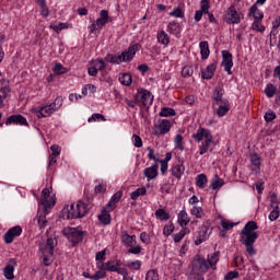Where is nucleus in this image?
Instances as JSON below:
<instances>
[{
  "label": "nucleus",
  "mask_w": 280,
  "mask_h": 280,
  "mask_svg": "<svg viewBox=\"0 0 280 280\" xmlns=\"http://www.w3.org/2000/svg\"><path fill=\"white\" fill-rule=\"evenodd\" d=\"M52 113H56L54 105H46L37 112V117H49V115H52Z\"/></svg>",
  "instance_id": "21"
},
{
  "label": "nucleus",
  "mask_w": 280,
  "mask_h": 280,
  "mask_svg": "<svg viewBox=\"0 0 280 280\" xmlns=\"http://www.w3.org/2000/svg\"><path fill=\"white\" fill-rule=\"evenodd\" d=\"M191 214L196 215V218H202V209L200 207H194L191 209Z\"/></svg>",
  "instance_id": "64"
},
{
  "label": "nucleus",
  "mask_w": 280,
  "mask_h": 280,
  "mask_svg": "<svg viewBox=\"0 0 280 280\" xmlns=\"http://www.w3.org/2000/svg\"><path fill=\"white\" fill-rule=\"evenodd\" d=\"M23 233V229L20 225L13 226L9 229V231L4 234L5 244H12L14 242V237H19Z\"/></svg>",
  "instance_id": "9"
},
{
  "label": "nucleus",
  "mask_w": 280,
  "mask_h": 280,
  "mask_svg": "<svg viewBox=\"0 0 280 280\" xmlns=\"http://www.w3.org/2000/svg\"><path fill=\"white\" fill-rule=\"evenodd\" d=\"M132 140H133V145L136 148H142L143 147V141L141 140V137H139L137 135H133Z\"/></svg>",
  "instance_id": "60"
},
{
  "label": "nucleus",
  "mask_w": 280,
  "mask_h": 280,
  "mask_svg": "<svg viewBox=\"0 0 280 280\" xmlns=\"http://www.w3.org/2000/svg\"><path fill=\"white\" fill-rule=\"evenodd\" d=\"M183 78H191L194 75V68L191 66H185L182 70Z\"/></svg>",
  "instance_id": "43"
},
{
  "label": "nucleus",
  "mask_w": 280,
  "mask_h": 280,
  "mask_svg": "<svg viewBox=\"0 0 280 280\" xmlns=\"http://www.w3.org/2000/svg\"><path fill=\"white\" fill-rule=\"evenodd\" d=\"M196 185L199 187V189H205V187H207V175L199 174L196 177Z\"/></svg>",
  "instance_id": "31"
},
{
  "label": "nucleus",
  "mask_w": 280,
  "mask_h": 280,
  "mask_svg": "<svg viewBox=\"0 0 280 280\" xmlns=\"http://www.w3.org/2000/svg\"><path fill=\"white\" fill-rule=\"evenodd\" d=\"M248 16H254L255 21H261L264 19V12L257 8V4H253L249 8Z\"/></svg>",
  "instance_id": "22"
},
{
  "label": "nucleus",
  "mask_w": 280,
  "mask_h": 280,
  "mask_svg": "<svg viewBox=\"0 0 280 280\" xmlns=\"http://www.w3.org/2000/svg\"><path fill=\"white\" fill-rule=\"evenodd\" d=\"M209 270V262L205 257H201L200 255H196L191 261V272L192 275H197V277H200V275H205Z\"/></svg>",
  "instance_id": "4"
},
{
  "label": "nucleus",
  "mask_w": 280,
  "mask_h": 280,
  "mask_svg": "<svg viewBox=\"0 0 280 280\" xmlns=\"http://www.w3.org/2000/svg\"><path fill=\"white\" fill-rule=\"evenodd\" d=\"M127 268H130V270H141V261L136 260L127 264Z\"/></svg>",
  "instance_id": "51"
},
{
  "label": "nucleus",
  "mask_w": 280,
  "mask_h": 280,
  "mask_svg": "<svg viewBox=\"0 0 280 280\" xmlns=\"http://www.w3.org/2000/svg\"><path fill=\"white\" fill-rule=\"evenodd\" d=\"M58 246V241L56 238L49 237L47 238V243L44 245H39V249L44 253H48L50 257H54V249Z\"/></svg>",
  "instance_id": "11"
},
{
  "label": "nucleus",
  "mask_w": 280,
  "mask_h": 280,
  "mask_svg": "<svg viewBox=\"0 0 280 280\" xmlns=\"http://www.w3.org/2000/svg\"><path fill=\"white\" fill-rule=\"evenodd\" d=\"M229 110V105H219V107L215 109V115H218V117H224Z\"/></svg>",
  "instance_id": "42"
},
{
  "label": "nucleus",
  "mask_w": 280,
  "mask_h": 280,
  "mask_svg": "<svg viewBox=\"0 0 280 280\" xmlns=\"http://www.w3.org/2000/svg\"><path fill=\"white\" fill-rule=\"evenodd\" d=\"M155 218H158V220H170V213H167V211H165V209H158L155 211Z\"/></svg>",
  "instance_id": "38"
},
{
  "label": "nucleus",
  "mask_w": 280,
  "mask_h": 280,
  "mask_svg": "<svg viewBox=\"0 0 280 280\" xmlns=\"http://www.w3.org/2000/svg\"><path fill=\"white\" fill-rule=\"evenodd\" d=\"M92 65L96 71H104V69H106V62H104L103 59L94 60L92 61Z\"/></svg>",
  "instance_id": "41"
},
{
  "label": "nucleus",
  "mask_w": 280,
  "mask_h": 280,
  "mask_svg": "<svg viewBox=\"0 0 280 280\" xmlns=\"http://www.w3.org/2000/svg\"><path fill=\"white\" fill-rule=\"evenodd\" d=\"M121 242L126 246H135L137 244V236L136 235H129L128 232L122 231L120 234Z\"/></svg>",
  "instance_id": "17"
},
{
  "label": "nucleus",
  "mask_w": 280,
  "mask_h": 280,
  "mask_svg": "<svg viewBox=\"0 0 280 280\" xmlns=\"http://www.w3.org/2000/svg\"><path fill=\"white\" fill-rule=\"evenodd\" d=\"M192 139H195L198 143L205 139L202 142L199 154H207V151L209 150V145H211V141H213V136L211 135V130L199 128L196 133L192 135Z\"/></svg>",
  "instance_id": "3"
},
{
  "label": "nucleus",
  "mask_w": 280,
  "mask_h": 280,
  "mask_svg": "<svg viewBox=\"0 0 280 280\" xmlns=\"http://www.w3.org/2000/svg\"><path fill=\"white\" fill-rule=\"evenodd\" d=\"M85 213H89V205L84 203L82 200L77 203V212L72 213V217L84 218Z\"/></svg>",
  "instance_id": "15"
},
{
  "label": "nucleus",
  "mask_w": 280,
  "mask_h": 280,
  "mask_svg": "<svg viewBox=\"0 0 280 280\" xmlns=\"http://www.w3.org/2000/svg\"><path fill=\"white\" fill-rule=\"evenodd\" d=\"M73 213H78V208H75L73 203H71L70 206H66L61 211L62 218H67V220H73L75 218H80V217H73Z\"/></svg>",
  "instance_id": "14"
},
{
  "label": "nucleus",
  "mask_w": 280,
  "mask_h": 280,
  "mask_svg": "<svg viewBox=\"0 0 280 280\" xmlns=\"http://www.w3.org/2000/svg\"><path fill=\"white\" fill-rule=\"evenodd\" d=\"M158 43L165 46L170 45V37L165 31H162L160 34H158Z\"/></svg>",
  "instance_id": "35"
},
{
  "label": "nucleus",
  "mask_w": 280,
  "mask_h": 280,
  "mask_svg": "<svg viewBox=\"0 0 280 280\" xmlns=\"http://www.w3.org/2000/svg\"><path fill=\"white\" fill-rule=\"evenodd\" d=\"M62 235L68 237L72 244H80L84 240V235H86V232L80 231L75 228H65L62 230Z\"/></svg>",
  "instance_id": "5"
},
{
  "label": "nucleus",
  "mask_w": 280,
  "mask_h": 280,
  "mask_svg": "<svg viewBox=\"0 0 280 280\" xmlns=\"http://www.w3.org/2000/svg\"><path fill=\"white\" fill-rule=\"evenodd\" d=\"M145 280H159V272L154 269L149 270Z\"/></svg>",
  "instance_id": "48"
},
{
  "label": "nucleus",
  "mask_w": 280,
  "mask_h": 280,
  "mask_svg": "<svg viewBox=\"0 0 280 280\" xmlns=\"http://www.w3.org/2000/svg\"><path fill=\"white\" fill-rule=\"evenodd\" d=\"M62 102H63L62 96H57L55 102L51 103L50 105H52L55 110H58L62 106Z\"/></svg>",
  "instance_id": "56"
},
{
  "label": "nucleus",
  "mask_w": 280,
  "mask_h": 280,
  "mask_svg": "<svg viewBox=\"0 0 280 280\" xmlns=\"http://www.w3.org/2000/svg\"><path fill=\"white\" fill-rule=\"evenodd\" d=\"M209 238V228L201 226L198 234V240L195 241L196 246H200L202 242H206Z\"/></svg>",
  "instance_id": "18"
},
{
  "label": "nucleus",
  "mask_w": 280,
  "mask_h": 280,
  "mask_svg": "<svg viewBox=\"0 0 280 280\" xmlns=\"http://www.w3.org/2000/svg\"><path fill=\"white\" fill-rule=\"evenodd\" d=\"M67 24L65 23H59L58 25H50V28L54 30L55 32H57V34H60V32H62V30H67Z\"/></svg>",
  "instance_id": "54"
},
{
  "label": "nucleus",
  "mask_w": 280,
  "mask_h": 280,
  "mask_svg": "<svg viewBox=\"0 0 280 280\" xmlns=\"http://www.w3.org/2000/svg\"><path fill=\"white\" fill-rule=\"evenodd\" d=\"M185 235H189V229H187V228H184L177 234H174L173 240H174L175 244H178V242H180V240H183V237H185Z\"/></svg>",
  "instance_id": "32"
},
{
  "label": "nucleus",
  "mask_w": 280,
  "mask_h": 280,
  "mask_svg": "<svg viewBox=\"0 0 280 280\" xmlns=\"http://www.w3.org/2000/svg\"><path fill=\"white\" fill-rule=\"evenodd\" d=\"M242 19H244V14L237 12V10H235V5H231L230 8H228V10L223 16V20L229 25L238 24V23H241Z\"/></svg>",
  "instance_id": "6"
},
{
  "label": "nucleus",
  "mask_w": 280,
  "mask_h": 280,
  "mask_svg": "<svg viewBox=\"0 0 280 280\" xmlns=\"http://www.w3.org/2000/svg\"><path fill=\"white\" fill-rule=\"evenodd\" d=\"M37 222L39 229H45L47 226V210L44 209V212L37 217Z\"/></svg>",
  "instance_id": "34"
},
{
  "label": "nucleus",
  "mask_w": 280,
  "mask_h": 280,
  "mask_svg": "<svg viewBox=\"0 0 280 280\" xmlns=\"http://www.w3.org/2000/svg\"><path fill=\"white\" fill-rule=\"evenodd\" d=\"M199 47L202 60H207V58H209V55L211 54V51L209 50V42H200Z\"/></svg>",
  "instance_id": "26"
},
{
  "label": "nucleus",
  "mask_w": 280,
  "mask_h": 280,
  "mask_svg": "<svg viewBox=\"0 0 280 280\" xmlns=\"http://www.w3.org/2000/svg\"><path fill=\"white\" fill-rule=\"evenodd\" d=\"M128 253L130 255H140V253H141V245L131 246V248L128 249Z\"/></svg>",
  "instance_id": "61"
},
{
  "label": "nucleus",
  "mask_w": 280,
  "mask_h": 280,
  "mask_svg": "<svg viewBox=\"0 0 280 280\" xmlns=\"http://www.w3.org/2000/svg\"><path fill=\"white\" fill-rule=\"evenodd\" d=\"M250 161H252L253 170H259V167H261V156H259V154L257 153L252 154Z\"/></svg>",
  "instance_id": "29"
},
{
  "label": "nucleus",
  "mask_w": 280,
  "mask_h": 280,
  "mask_svg": "<svg viewBox=\"0 0 280 280\" xmlns=\"http://www.w3.org/2000/svg\"><path fill=\"white\" fill-rule=\"evenodd\" d=\"M235 224L237 223H233L231 221H221V226H223L224 231H231Z\"/></svg>",
  "instance_id": "59"
},
{
  "label": "nucleus",
  "mask_w": 280,
  "mask_h": 280,
  "mask_svg": "<svg viewBox=\"0 0 280 280\" xmlns=\"http://www.w3.org/2000/svg\"><path fill=\"white\" fill-rule=\"evenodd\" d=\"M110 20V16H108V12L106 10H102L100 13V18L96 20V25L98 26V30H102L106 23H108Z\"/></svg>",
  "instance_id": "19"
},
{
  "label": "nucleus",
  "mask_w": 280,
  "mask_h": 280,
  "mask_svg": "<svg viewBox=\"0 0 280 280\" xmlns=\"http://www.w3.org/2000/svg\"><path fill=\"white\" fill-rule=\"evenodd\" d=\"M144 176L149 180H154V178H156V176H159V164L155 163L152 166L147 167L144 170Z\"/></svg>",
  "instance_id": "16"
},
{
  "label": "nucleus",
  "mask_w": 280,
  "mask_h": 280,
  "mask_svg": "<svg viewBox=\"0 0 280 280\" xmlns=\"http://www.w3.org/2000/svg\"><path fill=\"white\" fill-rule=\"evenodd\" d=\"M174 115H176V110L170 107H164L160 112V117H174Z\"/></svg>",
  "instance_id": "37"
},
{
  "label": "nucleus",
  "mask_w": 280,
  "mask_h": 280,
  "mask_svg": "<svg viewBox=\"0 0 280 280\" xmlns=\"http://www.w3.org/2000/svg\"><path fill=\"white\" fill-rule=\"evenodd\" d=\"M177 222L182 228L187 226L189 224V215L187 214L186 210H182L178 213Z\"/></svg>",
  "instance_id": "28"
},
{
  "label": "nucleus",
  "mask_w": 280,
  "mask_h": 280,
  "mask_svg": "<svg viewBox=\"0 0 280 280\" xmlns=\"http://www.w3.org/2000/svg\"><path fill=\"white\" fill-rule=\"evenodd\" d=\"M52 71L55 75H62L63 73H67V68L61 66V63H56Z\"/></svg>",
  "instance_id": "44"
},
{
  "label": "nucleus",
  "mask_w": 280,
  "mask_h": 280,
  "mask_svg": "<svg viewBox=\"0 0 280 280\" xmlns=\"http://www.w3.org/2000/svg\"><path fill=\"white\" fill-rule=\"evenodd\" d=\"M237 277H240V272H237V271H229L225 275L224 279L225 280H233V279H237Z\"/></svg>",
  "instance_id": "62"
},
{
  "label": "nucleus",
  "mask_w": 280,
  "mask_h": 280,
  "mask_svg": "<svg viewBox=\"0 0 280 280\" xmlns=\"http://www.w3.org/2000/svg\"><path fill=\"white\" fill-rule=\"evenodd\" d=\"M49 196H50L49 189L45 188L42 191V199H40V205H43L45 211H47L48 207H51V202H49Z\"/></svg>",
  "instance_id": "24"
},
{
  "label": "nucleus",
  "mask_w": 280,
  "mask_h": 280,
  "mask_svg": "<svg viewBox=\"0 0 280 280\" xmlns=\"http://www.w3.org/2000/svg\"><path fill=\"white\" fill-rule=\"evenodd\" d=\"M252 30H254L255 32L264 33L266 32V26L259 24V20H254L252 24Z\"/></svg>",
  "instance_id": "46"
},
{
  "label": "nucleus",
  "mask_w": 280,
  "mask_h": 280,
  "mask_svg": "<svg viewBox=\"0 0 280 280\" xmlns=\"http://www.w3.org/2000/svg\"><path fill=\"white\" fill-rule=\"evenodd\" d=\"M277 93V86H275V84H267L266 89H265V94L267 95V97H275V94Z\"/></svg>",
  "instance_id": "39"
},
{
  "label": "nucleus",
  "mask_w": 280,
  "mask_h": 280,
  "mask_svg": "<svg viewBox=\"0 0 280 280\" xmlns=\"http://www.w3.org/2000/svg\"><path fill=\"white\" fill-rule=\"evenodd\" d=\"M119 82L125 86H130L132 84V77L128 73H125L119 78Z\"/></svg>",
  "instance_id": "40"
},
{
  "label": "nucleus",
  "mask_w": 280,
  "mask_h": 280,
  "mask_svg": "<svg viewBox=\"0 0 280 280\" xmlns=\"http://www.w3.org/2000/svg\"><path fill=\"white\" fill-rule=\"evenodd\" d=\"M172 129V122L167 119L160 120L156 125L153 127V135L155 137H161V135H167L170 130Z\"/></svg>",
  "instance_id": "8"
},
{
  "label": "nucleus",
  "mask_w": 280,
  "mask_h": 280,
  "mask_svg": "<svg viewBox=\"0 0 280 280\" xmlns=\"http://www.w3.org/2000/svg\"><path fill=\"white\" fill-rule=\"evenodd\" d=\"M170 16H175V19H183V16H185V13H183V10H180V8H175L170 13Z\"/></svg>",
  "instance_id": "53"
},
{
  "label": "nucleus",
  "mask_w": 280,
  "mask_h": 280,
  "mask_svg": "<svg viewBox=\"0 0 280 280\" xmlns=\"http://www.w3.org/2000/svg\"><path fill=\"white\" fill-rule=\"evenodd\" d=\"M280 210L279 208H273V210L269 214V220L271 222H275L276 220H279Z\"/></svg>",
  "instance_id": "52"
},
{
  "label": "nucleus",
  "mask_w": 280,
  "mask_h": 280,
  "mask_svg": "<svg viewBox=\"0 0 280 280\" xmlns=\"http://www.w3.org/2000/svg\"><path fill=\"white\" fill-rule=\"evenodd\" d=\"M183 174H185V166L178 162V164L172 167V175L175 176V178H180Z\"/></svg>",
  "instance_id": "25"
},
{
  "label": "nucleus",
  "mask_w": 280,
  "mask_h": 280,
  "mask_svg": "<svg viewBox=\"0 0 280 280\" xmlns=\"http://www.w3.org/2000/svg\"><path fill=\"white\" fill-rule=\"evenodd\" d=\"M104 277H106V271L104 270H98L95 272V275L92 276L93 280H100V279H104Z\"/></svg>",
  "instance_id": "63"
},
{
  "label": "nucleus",
  "mask_w": 280,
  "mask_h": 280,
  "mask_svg": "<svg viewBox=\"0 0 280 280\" xmlns=\"http://www.w3.org/2000/svg\"><path fill=\"white\" fill-rule=\"evenodd\" d=\"M259 226H257V222L248 221L245 226L241 231V242L246 248V253L248 255H255V242H257V237L259 234L256 232Z\"/></svg>",
  "instance_id": "1"
},
{
  "label": "nucleus",
  "mask_w": 280,
  "mask_h": 280,
  "mask_svg": "<svg viewBox=\"0 0 280 280\" xmlns=\"http://www.w3.org/2000/svg\"><path fill=\"white\" fill-rule=\"evenodd\" d=\"M103 270H109V272H116L117 271V265L107 261L102 265Z\"/></svg>",
  "instance_id": "47"
},
{
  "label": "nucleus",
  "mask_w": 280,
  "mask_h": 280,
  "mask_svg": "<svg viewBox=\"0 0 280 280\" xmlns=\"http://www.w3.org/2000/svg\"><path fill=\"white\" fill-rule=\"evenodd\" d=\"M222 67H224V71L231 75L233 72L231 69H233V55L229 52V50L222 51Z\"/></svg>",
  "instance_id": "10"
},
{
  "label": "nucleus",
  "mask_w": 280,
  "mask_h": 280,
  "mask_svg": "<svg viewBox=\"0 0 280 280\" xmlns=\"http://www.w3.org/2000/svg\"><path fill=\"white\" fill-rule=\"evenodd\" d=\"M116 272L121 275L122 279H132V276H128V270L126 268L117 267Z\"/></svg>",
  "instance_id": "50"
},
{
  "label": "nucleus",
  "mask_w": 280,
  "mask_h": 280,
  "mask_svg": "<svg viewBox=\"0 0 280 280\" xmlns=\"http://www.w3.org/2000/svg\"><path fill=\"white\" fill-rule=\"evenodd\" d=\"M98 220L105 225L110 223V213L108 210H106V208L102 210L101 214L98 215Z\"/></svg>",
  "instance_id": "30"
},
{
  "label": "nucleus",
  "mask_w": 280,
  "mask_h": 280,
  "mask_svg": "<svg viewBox=\"0 0 280 280\" xmlns=\"http://www.w3.org/2000/svg\"><path fill=\"white\" fill-rule=\"evenodd\" d=\"M217 69H218V61H214L213 63L209 65L205 70H202L201 78L203 80H211Z\"/></svg>",
  "instance_id": "13"
},
{
  "label": "nucleus",
  "mask_w": 280,
  "mask_h": 280,
  "mask_svg": "<svg viewBox=\"0 0 280 280\" xmlns=\"http://www.w3.org/2000/svg\"><path fill=\"white\" fill-rule=\"evenodd\" d=\"M100 119H101V121H106V117H104V115H102V114H93L92 117H90L88 119V121L91 122V121H96Z\"/></svg>",
  "instance_id": "57"
},
{
  "label": "nucleus",
  "mask_w": 280,
  "mask_h": 280,
  "mask_svg": "<svg viewBox=\"0 0 280 280\" xmlns=\"http://www.w3.org/2000/svg\"><path fill=\"white\" fill-rule=\"evenodd\" d=\"M175 143H176V149L177 150H185V147L183 145V136L177 135L175 136Z\"/></svg>",
  "instance_id": "55"
},
{
  "label": "nucleus",
  "mask_w": 280,
  "mask_h": 280,
  "mask_svg": "<svg viewBox=\"0 0 280 280\" xmlns=\"http://www.w3.org/2000/svg\"><path fill=\"white\" fill-rule=\"evenodd\" d=\"M43 253V256H44V260H43V264L44 266H51V264L54 262V259L51 255H49V253H45V252H42Z\"/></svg>",
  "instance_id": "49"
},
{
  "label": "nucleus",
  "mask_w": 280,
  "mask_h": 280,
  "mask_svg": "<svg viewBox=\"0 0 280 280\" xmlns=\"http://www.w3.org/2000/svg\"><path fill=\"white\" fill-rule=\"evenodd\" d=\"M163 233L166 236H170L172 233H174V224L170 223V224L165 225L163 229Z\"/></svg>",
  "instance_id": "58"
},
{
  "label": "nucleus",
  "mask_w": 280,
  "mask_h": 280,
  "mask_svg": "<svg viewBox=\"0 0 280 280\" xmlns=\"http://www.w3.org/2000/svg\"><path fill=\"white\" fill-rule=\"evenodd\" d=\"M168 32L171 34H179L180 33V24L177 22H173L168 25Z\"/></svg>",
  "instance_id": "45"
},
{
  "label": "nucleus",
  "mask_w": 280,
  "mask_h": 280,
  "mask_svg": "<svg viewBox=\"0 0 280 280\" xmlns=\"http://www.w3.org/2000/svg\"><path fill=\"white\" fill-rule=\"evenodd\" d=\"M12 124H15L16 126H27V119L21 114L11 115L8 117L5 125L10 126Z\"/></svg>",
  "instance_id": "12"
},
{
  "label": "nucleus",
  "mask_w": 280,
  "mask_h": 280,
  "mask_svg": "<svg viewBox=\"0 0 280 280\" xmlns=\"http://www.w3.org/2000/svg\"><path fill=\"white\" fill-rule=\"evenodd\" d=\"M141 49V45L136 44L131 47L128 48L127 51L121 52L119 56H113V55H107L105 57V62H110L112 65H120V62H130L132 58H135V55L137 51Z\"/></svg>",
  "instance_id": "2"
},
{
  "label": "nucleus",
  "mask_w": 280,
  "mask_h": 280,
  "mask_svg": "<svg viewBox=\"0 0 280 280\" xmlns=\"http://www.w3.org/2000/svg\"><path fill=\"white\" fill-rule=\"evenodd\" d=\"M3 275L5 279L12 280L14 279V266L13 265H8L3 269Z\"/></svg>",
  "instance_id": "33"
},
{
  "label": "nucleus",
  "mask_w": 280,
  "mask_h": 280,
  "mask_svg": "<svg viewBox=\"0 0 280 280\" xmlns=\"http://www.w3.org/2000/svg\"><path fill=\"white\" fill-rule=\"evenodd\" d=\"M154 100V96L150 94L148 90L138 92L136 94V102L142 106V108H150L152 106V102Z\"/></svg>",
  "instance_id": "7"
},
{
  "label": "nucleus",
  "mask_w": 280,
  "mask_h": 280,
  "mask_svg": "<svg viewBox=\"0 0 280 280\" xmlns=\"http://www.w3.org/2000/svg\"><path fill=\"white\" fill-rule=\"evenodd\" d=\"M217 95L214 96V102L217 106H226L229 105V100L224 98L222 95V92L220 91V88L215 89Z\"/></svg>",
  "instance_id": "23"
},
{
  "label": "nucleus",
  "mask_w": 280,
  "mask_h": 280,
  "mask_svg": "<svg viewBox=\"0 0 280 280\" xmlns=\"http://www.w3.org/2000/svg\"><path fill=\"white\" fill-rule=\"evenodd\" d=\"M121 196H124V191L118 190L117 192H115L112 196L110 201L107 203L106 209H109V211L115 210V207H116L115 203L119 202V200H121Z\"/></svg>",
  "instance_id": "20"
},
{
  "label": "nucleus",
  "mask_w": 280,
  "mask_h": 280,
  "mask_svg": "<svg viewBox=\"0 0 280 280\" xmlns=\"http://www.w3.org/2000/svg\"><path fill=\"white\" fill-rule=\"evenodd\" d=\"M208 266L212 270H215V265L220 261V252L213 253L211 256L208 255Z\"/></svg>",
  "instance_id": "27"
},
{
  "label": "nucleus",
  "mask_w": 280,
  "mask_h": 280,
  "mask_svg": "<svg viewBox=\"0 0 280 280\" xmlns=\"http://www.w3.org/2000/svg\"><path fill=\"white\" fill-rule=\"evenodd\" d=\"M224 185V179L220 178V176L215 175L214 178L211 180L212 189H220Z\"/></svg>",
  "instance_id": "36"
}]
</instances>
